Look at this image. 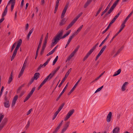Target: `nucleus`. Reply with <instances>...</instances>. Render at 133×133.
I'll use <instances>...</instances> for the list:
<instances>
[{"label":"nucleus","mask_w":133,"mask_h":133,"mask_svg":"<svg viewBox=\"0 0 133 133\" xmlns=\"http://www.w3.org/2000/svg\"><path fill=\"white\" fill-rule=\"evenodd\" d=\"M71 31V30L68 31L63 36H62L63 31L62 30L59 31L53 38L52 42H58L60 39L65 38L70 34Z\"/></svg>","instance_id":"obj_1"},{"label":"nucleus","mask_w":133,"mask_h":133,"mask_svg":"<svg viewBox=\"0 0 133 133\" xmlns=\"http://www.w3.org/2000/svg\"><path fill=\"white\" fill-rule=\"evenodd\" d=\"M68 3L67 4H66V5L65 6L63 10L61 17V19H63L60 23L59 25H62L64 24L65 23V19L64 18H63L64 17L65 14L66 13L67 9L68 8Z\"/></svg>","instance_id":"obj_2"},{"label":"nucleus","mask_w":133,"mask_h":133,"mask_svg":"<svg viewBox=\"0 0 133 133\" xmlns=\"http://www.w3.org/2000/svg\"><path fill=\"white\" fill-rule=\"evenodd\" d=\"M71 70H72V69L71 68H70L68 70L66 74H65L64 77L63 78V79L62 80V81L61 82L60 84L58 85V87L59 88H60L61 87L62 85V84L64 83V82L65 81L66 78L67 77H68V76L69 75V74L71 72Z\"/></svg>","instance_id":"obj_3"},{"label":"nucleus","mask_w":133,"mask_h":133,"mask_svg":"<svg viewBox=\"0 0 133 133\" xmlns=\"http://www.w3.org/2000/svg\"><path fill=\"white\" fill-rule=\"evenodd\" d=\"M74 111L75 110L74 109H72L70 110L66 116L65 118L64 119V121H66L72 115Z\"/></svg>","instance_id":"obj_4"},{"label":"nucleus","mask_w":133,"mask_h":133,"mask_svg":"<svg viewBox=\"0 0 133 133\" xmlns=\"http://www.w3.org/2000/svg\"><path fill=\"white\" fill-rule=\"evenodd\" d=\"M4 106L6 108L9 107L10 103V99L9 98L4 99Z\"/></svg>","instance_id":"obj_5"},{"label":"nucleus","mask_w":133,"mask_h":133,"mask_svg":"<svg viewBox=\"0 0 133 133\" xmlns=\"http://www.w3.org/2000/svg\"><path fill=\"white\" fill-rule=\"evenodd\" d=\"M106 47L107 46L105 45L101 49L98 54L97 56L95 59V61H96L98 59L99 57L101 55L104 51V50Z\"/></svg>","instance_id":"obj_6"},{"label":"nucleus","mask_w":133,"mask_h":133,"mask_svg":"<svg viewBox=\"0 0 133 133\" xmlns=\"http://www.w3.org/2000/svg\"><path fill=\"white\" fill-rule=\"evenodd\" d=\"M81 78H82V77H81L80 78V79H79V80H78L77 81V82L76 83V84H75V85L74 86V87H73V88H72V89L70 91V92L68 93V95H70L71 94V93L73 91H74V90L76 88V87L77 85L78 84L79 82L81 80Z\"/></svg>","instance_id":"obj_7"},{"label":"nucleus","mask_w":133,"mask_h":133,"mask_svg":"<svg viewBox=\"0 0 133 133\" xmlns=\"http://www.w3.org/2000/svg\"><path fill=\"white\" fill-rule=\"evenodd\" d=\"M50 58H49L47 59L46 61V62H45L43 64H40L39 65V67H38L37 69V70L38 71V70H39L42 68H44L46 66V65L48 64V63L50 61Z\"/></svg>","instance_id":"obj_8"},{"label":"nucleus","mask_w":133,"mask_h":133,"mask_svg":"<svg viewBox=\"0 0 133 133\" xmlns=\"http://www.w3.org/2000/svg\"><path fill=\"white\" fill-rule=\"evenodd\" d=\"M70 123V122H68L66 123L65 126L62 130L61 133H64V132L69 127Z\"/></svg>","instance_id":"obj_9"},{"label":"nucleus","mask_w":133,"mask_h":133,"mask_svg":"<svg viewBox=\"0 0 133 133\" xmlns=\"http://www.w3.org/2000/svg\"><path fill=\"white\" fill-rule=\"evenodd\" d=\"M68 84H69V83L68 82L67 83V84H66V85L65 86V87H64V89L63 91L59 95L58 97L57 98V99L56 100V101H58L59 99L61 97V96L64 93V92L66 90V89L68 87Z\"/></svg>","instance_id":"obj_10"},{"label":"nucleus","mask_w":133,"mask_h":133,"mask_svg":"<svg viewBox=\"0 0 133 133\" xmlns=\"http://www.w3.org/2000/svg\"><path fill=\"white\" fill-rule=\"evenodd\" d=\"M18 98V96L17 95H15L14 97L11 104V105L12 107H13L15 104Z\"/></svg>","instance_id":"obj_11"},{"label":"nucleus","mask_w":133,"mask_h":133,"mask_svg":"<svg viewBox=\"0 0 133 133\" xmlns=\"http://www.w3.org/2000/svg\"><path fill=\"white\" fill-rule=\"evenodd\" d=\"M9 3H11V11L12 12L14 8V6L15 3V0H10L9 1Z\"/></svg>","instance_id":"obj_12"},{"label":"nucleus","mask_w":133,"mask_h":133,"mask_svg":"<svg viewBox=\"0 0 133 133\" xmlns=\"http://www.w3.org/2000/svg\"><path fill=\"white\" fill-rule=\"evenodd\" d=\"M124 48V46H122L116 52V54L114 56V57H115L117 56L123 49Z\"/></svg>","instance_id":"obj_13"},{"label":"nucleus","mask_w":133,"mask_h":133,"mask_svg":"<svg viewBox=\"0 0 133 133\" xmlns=\"http://www.w3.org/2000/svg\"><path fill=\"white\" fill-rule=\"evenodd\" d=\"M50 75L49 74L47 76L44 80L42 82V83L44 84L48 80L49 81L52 78H50Z\"/></svg>","instance_id":"obj_14"},{"label":"nucleus","mask_w":133,"mask_h":133,"mask_svg":"<svg viewBox=\"0 0 133 133\" xmlns=\"http://www.w3.org/2000/svg\"><path fill=\"white\" fill-rule=\"evenodd\" d=\"M111 116L112 112H110L106 118V120L108 122H109L110 121Z\"/></svg>","instance_id":"obj_15"},{"label":"nucleus","mask_w":133,"mask_h":133,"mask_svg":"<svg viewBox=\"0 0 133 133\" xmlns=\"http://www.w3.org/2000/svg\"><path fill=\"white\" fill-rule=\"evenodd\" d=\"M119 128L117 127L114 128L112 131V133H119L120 130Z\"/></svg>","instance_id":"obj_16"},{"label":"nucleus","mask_w":133,"mask_h":133,"mask_svg":"<svg viewBox=\"0 0 133 133\" xmlns=\"http://www.w3.org/2000/svg\"><path fill=\"white\" fill-rule=\"evenodd\" d=\"M75 23V22L73 20L71 23L68 25L66 29L67 30L70 29Z\"/></svg>","instance_id":"obj_17"},{"label":"nucleus","mask_w":133,"mask_h":133,"mask_svg":"<svg viewBox=\"0 0 133 133\" xmlns=\"http://www.w3.org/2000/svg\"><path fill=\"white\" fill-rule=\"evenodd\" d=\"M125 25L124 24L122 23V24H121V28L119 30L118 32L115 34L116 35V36H117L118 35V34L121 32L122 30L125 27Z\"/></svg>","instance_id":"obj_18"},{"label":"nucleus","mask_w":133,"mask_h":133,"mask_svg":"<svg viewBox=\"0 0 133 133\" xmlns=\"http://www.w3.org/2000/svg\"><path fill=\"white\" fill-rule=\"evenodd\" d=\"M133 13V11H131V12L128 15V16L126 18L124 22L122 23L125 25V24L126 22L128 20V19L132 15Z\"/></svg>","instance_id":"obj_19"},{"label":"nucleus","mask_w":133,"mask_h":133,"mask_svg":"<svg viewBox=\"0 0 133 133\" xmlns=\"http://www.w3.org/2000/svg\"><path fill=\"white\" fill-rule=\"evenodd\" d=\"M128 84V82H125L124 83L121 88L122 91H124L125 90V88Z\"/></svg>","instance_id":"obj_20"},{"label":"nucleus","mask_w":133,"mask_h":133,"mask_svg":"<svg viewBox=\"0 0 133 133\" xmlns=\"http://www.w3.org/2000/svg\"><path fill=\"white\" fill-rule=\"evenodd\" d=\"M7 121V119H5V121L4 122H2L1 124L0 125V130H1L3 128L5 124Z\"/></svg>","instance_id":"obj_21"},{"label":"nucleus","mask_w":133,"mask_h":133,"mask_svg":"<svg viewBox=\"0 0 133 133\" xmlns=\"http://www.w3.org/2000/svg\"><path fill=\"white\" fill-rule=\"evenodd\" d=\"M34 30V28H32L29 31L27 37V39H29V37L31 33Z\"/></svg>","instance_id":"obj_22"},{"label":"nucleus","mask_w":133,"mask_h":133,"mask_svg":"<svg viewBox=\"0 0 133 133\" xmlns=\"http://www.w3.org/2000/svg\"><path fill=\"white\" fill-rule=\"evenodd\" d=\"M34 30V28H32L29 31L27 37V39H29V37L31 33Z\"/></svg>","instance_id":"obj_23"},{"label":"nucleus","mask_w":133,"mask_h":133,"mask_svg":"<svg viewBox=\"0 0 133 133\" xmlns=\"http://www.w3.org/2000/svg\"><path fill=\"white\" fill-rule=\"evenodd\" d=\"M34 30V28H32L29 31L27 37V39H29V37L31 33Z\"/></svg>","instance_id":"obj_24"},{"label":"nucleus","mask_w":133,"mask_h":133,"mask_svg":"<svg viewBox=\"0 0 133 133\" xmlns=\"http://www.w3.org/2000/svg\"><path fill=\"white\" fill-rule=\"evenodd\" d=\"M40 75V74L39 72L36 73L35 74L34 76V79L35 80H37L39 77Z\"/></svg>","instance_id":"obj_25"},{"label":"nucleus","mask_w":133,"mask_h":133,"mask_svg":"<svg viewBox=\"0 0 133 133\" xmlns=\"http://www.w3.org/2000/svg\"><path fill=\"white\" fill-rule=\"evenodd\" d=\"M92 0H87V2L84 6V7L85 8H86L92 2Z\"/></svg>","instance_id":"obj_26"},{"label":"nucleus","mask_w":133,"mask_h":133,"mask_svg":"<svg viewBox=\"0 0 133 133\" xmlns=\"http://www.w3.org/2000/svg\"><path fill=\"white\" fill-rule=\"evenodd\" d=\"M121 69H119L117 71L115 72L114 74L113 75V76H115L121 73Z\"/></svg>","instance_id":"obj_27"},{"label":"nucleus","mask_w":133,"mask_h":133,"mask_svg":"<svg viewBox=\"0 0 133 133\" xmlns=\"http://www.w3.org/2000/svg\"><path fill=\"white\" fill-rule=\"evenodd\" d=\"M76 35L75 33H73L71 36H70L68 42H71L72 39L74 37L75 35Z\"/></svg>","instance_id":"obj_28"},{"label":"nucleus","mask_w":133,"mask_h":133,"mask_svg":"<svg viewBox=\"0 0 133 133\" xmlns=\"http://www.w3.org/2000/svg\"><path fill=\"white\" fill-rule=\"evenodd\" d=\"M65 104V103H63L60 106L59 108L58 109V110L56 111L58 112V113L59 112V111L61 110L62 109V108L63 107L64 105Z\"/></svg>","instance_id":"obj_29"},{"label":"nucleus","mask_w":133,"mask_h":133,"mask_svg":"<svg viewBox=\"0 0 133 133\" xmlns=\"http://www.w3.org/2000/svg\"><path fill=\"white\" fill-rule=\"evenodd\" d=\"M65 104V103H63L60 106L59 108L58 109V110L56 111L58 112V113L59 112V111L61 110L62 109V108L63 107L64 105Z\"/></svg>","instance_id":"obj_30"},{"label":"nucleus","mask_w":133,"mask_h":133,"mask_svg":"<svg viewBox=\"0 0 133 133\" xmlns=\"http://www.w3.org/2000/svg\"><path fill=\"white\" fill-rule=\"evenodd\" d=\"M65 104V103H63L60 106L59 108L58 109V110L56 111L58 112V113L59 112V111L61 110L62 109V108L63 107L64 105Z\"/></svg>","instance_id":"obj_31"},{"label":"nucleus","mask_w":133,"mask_h":133,"mask_svg":"<svg viewBox=\"0 0 133 133\" xmlns=\"http://www.w3.org/2000/svg\"><path fill=\"white\" fill-rule=\"evenodd\" d=\"M83 25H81L79 27L77 30L76 31L74 32L76 35H77L78 32L80 31L81 29L83 27Z\"/></svg>","instance_id":"obj_32"},{"label":"nucleus","mask_w":133,"mask_h":133,"mask_svg":"<svg viewBox=\"0 0 133 133\" xmlns=\"http://www.w3.org/2000/svg\"><path fill=\"white\" fill-rule=\"evenodd\" d=\"M8 11L7 8H5L4 11L2 13V17H4L6 15Z\"/></svg>","instance_id":"obj_33"},{"label":"nucleus","mask_w":133,"mask_h":133,"mask_svg":"<svg viewBox=\"0 0 133 133\" xmlns=\"http://www.w3.org/2000/svg\"><path fill=\"white\" fill-rule=\"evenodd\" d=\"M36 89L35 87H34L31 89L30 92L28 94L30 95L31 96L32 94L34 91H35Z\"/></svg>","instance_id":"obj_34"},{"label":"nucleus","mask_w":133,"mask_h":133,"mask_svg":"<svg viewBox=\"0 0 133 133\" xmlns=\"http://www.w3.org/2000/svg\"><path fill=\"white\" fill-rule=\"evenodd\" d=\"M24 84H23L21 85L20 87H19L17 91V93L18 94L19 93V91L21 90L22 89V87H23L24 86Z\"/></svg>","instance_id":"obj_35"},{"label":"nucleus","mask_w":133,"mask_h":133,"mask_svg":"<svg viewBox=\"0 0 133 133\" xmlns=\"http://www.w3.org/2000/svg\"><path fill=\"white\" fill-rule=\"evenodd\" d=\"M17 52H15L14 51L13 53L12 54V55L11 57V61H12L14 59V58L15 57V56H16V55Z\"/></svg>","instance_id":"obj_36"},{"label":"nucleus","mask_w":133,"mask_h":133,"mask_svg":"<svg viewBox=\"0 0 133 133\" xmlns=\"http://www.w3.org/2000/svg\"><path fill=\"white\" fill-rule=\"evenodd\" d=\"M95 49V46L93 47L88 53L91 55Z\"/></svg>","instance_id":"obj_37"},{"label":"nucleus","mask_w":133,"mask_h":133,"mask_svg":"<svg viewBox=\"0 0 133 133\" xmlns=\"http://www.w3.org/2000/svg\"><path fill=\"white\" fill-rule=\"evenodd\" d=\"M30 124V122L29 121L27 123V124L26 125L25 129L26 130L28 129L29 127Z\"/></svg>","instance_id":"obj_38"},{"label":"nucleus","mask_w":133,"mask_h":133,"mask_svg":"<svg viewBox=\"0 0 133 133\" xmlns=\"http://www.w3.org/2000/svg\"><path fill=\"white\" fill-rule=\"evenodd\" d=\"M46 43L47 42H44V43H43L42 47V51H43L44 50L46 45Z\"/></svg>","instance_id":"obj_39"},{"label":"nucleus","mask_w":133,"mask_h":133,"mask_svg":"<svg viewBox=\"0 0 133 133\" xmlns=\"http://www.w3.org/2000/svg\"><path fill=\"white\" fill-rule=\"evenodd\" d=\"M57 72L55 70L54 71H53L50 74H51L50 75V78H52L53 76Z\"/></svg>","instance_id":"obj_40"},{"label":"nucleus","mask_w":133,"mask_h":133,"mask_svg":"<svg viewBox=\"0 0 133 133\" xmlns=\"http://www.w3.org/2000/svg\"><path fill=\"white\" fill-rule=\"evenodd\" d=\"M24 70V69H21V70L20 71V72L19 75H18V78H20L21 77V76L22 75Z\"/></svg>","instance_id":"obj_41"},{"label":"nucleus","mask_w":133,"mask_h":133,"mask_svg":"<svg viewBox=\"0 0 133 133\" xmlns=\"http://www.w3.org/2000/svg\"><path fill=\"white\" fill-rule=\"evenodd\" d=\"M121 11H119L118 14L113 19L115 21L117 18L119 17V15L121 13Z\"/></svg>","instance_id":"obj_42"},{"label":"nucleus","mask_w":133,"mask_h":133,"mask_svg":"<svg viewBox=\"0 0 133 133\" xmlns=\"http://www.w3.org/2000/svg\"><path fill=\"white\" fill-rule=\"evenodd\" d=\"M121 11H119L118 14L113 19L115 21L117 18L119 17V15L121 13Z\"/></svg>","instance_id":"obj_43"},{"label":"nucleus","mask_w":133,"mask_h":133,"mask_svg":"<svg viewBox=\"0 0 133 133\" xmlns=\"http://www.w3.org/2000/svg\"><path fill=\"white\" fill-rule=\"evenodd\" d=\"M121 11H119L118 14L113 19L115 21L117 18L119 17V15L121 13Z\"/></svg>","instance_id":"obj_44"},{"label":"nucleus","mask_w":133,"mask_h":133,"mask_svg":"<svg viewBox=\"0 0 133 133\" xmlns=\"http://www.w3.org/2000/svg\"><path fill=\"white\" fill-rule=\"evenodd\" d=\"M31 96L30 95L28 94L27 96L24 99V102H25L26 101L28 100L30 98Z\"/></svg>","instance_id":"obj_45"},{"label":"nucleus","mask_w":133,"mask_h":133,"mask_svg":"<svg viewBox=\"0 0 133 133\" xmlns=\"http://www.w3.org/2000/svg\"><path fill=\"white\" fill-rule=\"evenodd\" d=\"M79 47H80V46L79 45H78L77 46V47L76 48V49L73 51V52L75 54L78 51Z\"/></svg>","instance_id":"obj_46"},{"label":"nucleus","mask_w":133,"mask_h":133,"mask_svg":"<svg viewBox=\"0 0 133 133\" xmlns=\"http://www.w3.org/2000/svg\"><path fill=\"white\" fill-rule=\"evenodd\" d=\"M16 44H16V43L15 42L14 44L12 46V47H11V52L13 50V49H14V48L16 46Z\"/></svg>","instance_id":"obj_47"},{"label":"nucleus","mask_w":133,"mask_h":133,"mask_svg":"<svg viewBox=\"0 0 133 133\" xmlns=\"http://www.w3.org/2000/svg\"><path fill=\"white\" fill-rule=\"evenodd\" d=\"M59 113L56 111L55 112V113L54 115V117H53V118H52V120H54L55 118L57 116V114H58Z\"/></svg>","instance_id":"obj_48"},{"label":"nucleus","mask_w":133,"mask_h":133,"mask_svg":"<svg viewBox=\"0 0 133 133\" xmlns=\"http://www.w3.org/2000/svg\"><path fill=\"white\" fill-rule=\"evenodd\" d=\"M4 117V115H2L1 113H0V123H1L2 119Z\"/></svg>","instance_id":"obj_49"},{"label":"nucleus","mask_w":133,"mask_h":133,"mask_svg":"<svg viewBox=\"0 0 133 133\" xmlns=\"http://www.w3.org/2000/svg\"><path fill=\"white\" fill-rule=\"evenodd\" d=\"M115 7V6L112 5L109 10V11L112 12Z\"/></svg>","instance_id":"obj_50"},{"label":"nucleus","mask_w":133,"mask_h":133,"mask_svg":"<svg viewBox=\"0 0 133 133\" xmlns=\"http://www.w3.org/2000/svg\"><path fill=\"white\" fill-rule=\"evenodd\" d=\"M12 80V77L10 76L8 81V83L10 84Z\"/></svg>","instance_id":"obj_51"},{"label":"nucleus","mask_w":133,"mask_h":133,"mask_svg":"<svg viewBox=\"0 0 133 133\" xmlns=\"http://www.w3.org/2000/svg\"><path fill=\"white\" fill-rule=\"evenodd\" d=\"M81 15H78L73 20L76 22V21L81 16Z\"/></svg>","instance_id":"obj_52"},{"label":"nucleus","mask_w":133,"mask_h":133,"mask_svg":"<svg viewBox=\"0 0 133 133\" xmlns=\"http://www.w3.org/2000/svg\"><path fill=\"white\" fill-rule=\"evenodd\" d=\"M103 85L102 86V87H101L99 88H98L96 90V91L95 92V93H96V92H98L99 91H100L101 89L103 88Z\"/></svg>","instance_id":"obj_53"},{"label":"nucleus","mask_w":133,"mask_h":133,"mask_svg":"<svg viewBox=\"0 0 133 133\" xmlns=\"http://www.w3.org/2000/svg\"><path fill=\"white\" fill-rule=\"evenodd\" d=\"M8 93V91H6L5 92L4 94V99L8 98V97L7 96V95Z\"/></svg>","instance_id":"obj_54"},{"label":"nucleus","mask_w":133,"mask_h":133,"mask_svg":"<svg viewBox=\"0 0 133 133\" xmlns=\"http://www.w3.org/2000/svg\"><path fill=\"white\" fill-rule=\"evenodd\" d=\"M59 129V127H57L54 131L53 133H56Z\"/></svg>","instance_id":"obj_55"},{"label":"nucleus","mask_w":133,"mask_h":133,"mask_svg":"<svg viewBox=\"0 0 133 133\" xmlns=\"http://www.w3.org/2000/svg\"><path fill=\"white\" fill-rule=\"evenodd\" d=\"M54 52L52 50V51L49 52V53H48L46 55L47 56H48L52 54Z\"/></svg>","instance_id":"obj_56"},{"label":"nucleus","mask_w":133,"mask_h":133,"mask_svg":"<svg viewBox=\"0 0 133 133\" xmlns=\"http://www.w3.org/2000/svg\"><path fill=\"white\" fill-rule=\"evenodd\" d=\"M42 42H40V43L38 45V46L37 49V50H39L40 48L41 47V45H42Z\"/></svg>","instance_id":"obj_57"},{"label":"nucleus","mask_w":133,"mask_h":133,"mask_svg":"<svg viewBox=\"0 0 133 133\" xmlns=\"http://www.w3.org/2000/svg\"><path fill=\"white\" fill-rule=\"evenodd\" d=\"M24 2V0H22L21 3L20 7L21 8H22Z\"/></svg>","instance_id":"obj_58"},{"label":"nucleus","mask_w":133,"mask_h":133,"mask_svg":"<svg viewBox=\"0 0 133 133\" xmlns=\"http://www.w3.org/2000/svg\"><path fill=\"white\" fill-rule=\"evenodd\" d=\"M57 42H52L51 45V47H53L55 45H56L57 44Z\"/></svg>","instance_id":"obj_59"},{"label":"nucleus","mask_w":133,"mask_h":133,"mask_svg":"<svg viewBox=\"0 0 133 133\" xmlns=\"http://www.w3.org/2000/svg\"><path fill=\"white\" fill-rule=\"evenodd\" d=\"M22 42H18L17 45L16 47L19 48L21 45L22 44Z\"/></svg>","instance_id":"obj_60"},{"label":"nucleus","mask_w":133,"mask_h":133,"mask_svg":"<svg viewBox=\"0 0 133 133\" xmlns=\"http://www.w3.org/2000/svg\"><path fill=\"white\" fill-rule=\"evenodd\" d=\"M44 84L42 82L41 83L40 85L39 86V87H38V89H37V90H39L40 89V88H41V87L44 85Z\"/></svg>","instance_id":"obj_61"},{"label":"nucleus","mask_w":133,"mask_h":133,"mask_svg":"<svg viewBox=\"0 0 133 133\" xmlns=\"http://www.w3.org/2000/svg\"><path fill=\"white\" fill-rule=\"evenodd\" d=\"M111 12H110L109 11V10L108 11L105 15L104 17H106L109 14H110Z\"/></svg>","instance_id":"obj_62"},{"label":"nucleus","mask_w":133,"mask_h":133,"mask_svg":"<svg viewBox=\"0 0 133 133\" xmlns=\"http://www.w3.org/2000/svg\"><path fill=\"white\" fill-rule=\"evenodd\" d=\"M106 9L102 12L101 14V16H103L107 11Z\"/></svg>","instance_id":"obj_63"},{"label":"nucleus","mask_w":133,"mask_h":133,"mask_svg":"<svg viewBox=\"0 0 133 133\" xmlns=\"http://www.w3.org/2000/svg\"><path fill=\"white\" fill-rule=\"evenodd\" d=\"M72 58V57H71V56L70 55L69 56L68 58L67 59L66 61V62H67L68 61H69Z\"/></svg>","instance_id":"obj_64"}]
</instances>
